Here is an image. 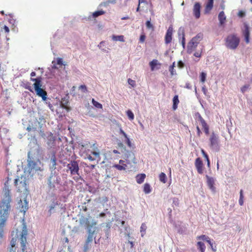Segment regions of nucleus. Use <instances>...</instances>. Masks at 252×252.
I'll use <instances>...</instances> for the list:
<instances>
[{"instance_id":"f257e3e1","label":"nucleus","mask_w":252,"mask_h":252,"mask_svg":"<svg viewBox=\"0 0 252 252\" xmlns=\"http://www.w3.org/2000/svg\"><path fill=\"white\" fill-rule=\"evenodd\" d=\"M79 220L80 224L85 227L88 235L83 247L84 252H87L90 248V244L92 243L94 240L95 244H97L99 243L101 237L97 240L95 239L96 235L99 231V228L96 226L97 221L90 216L88 217L82 216Z\"/></svg>"},{"instance_id":"f03ea898","label":"nucleus","mask_w":252,"mask_h":252,"mask_svg":"<svg viewBox=\"0 0 252 252\" xmlns=\"http://www.w3.org/2000/svg\"><path fill=\"white\" fill-rule=\"evenodd\" d=\"M43 154H32L27 155V164L24 168L25 173L32 176V172H38L39 179H42L44 176L43 172L45 170L44 165L41 161L40 158Z\"/></svg>"},{"instance_id":"7ed1b4c3","label":"nucleus","mask_w":252,"mask_h":252,"mask_svg":"<svg viewBox=\"0 0 252 252\" xmlns=\"http://www.w3.org/2000/svg\"><path fill=\"white\" fill-rule=\"evenodd\" d=\"M47 159L48 160V166L51 173H53L56 170L59 171L62 169V166L59 165V163L63 164L64 166L66 164V162L61 159L57 158L56 151L54 149H51L48 152Z\"/></svg>"},{"instance_id":"20e7f679","label":"nucleus","mask_w":252,"mask_h":252,"mask_svg":"<svg viewBox=\"0 0 252 252\" xmlns=\"http://www.w3.org/2000/svg\"><path fill=\"white\" fill-rule=\"evenodd\" d=\"M31 126L32 128V130L37 131L39 132L40 136L45 139L46 134L45 130L46 129V120L43 116H40L39 118L35 119L31 123Z\"/></svg>"},{"instance_id":"39448f33","label":"nucleus","mask_w":252,"mask_h":252,"mask_svg":"<svg viewBox=\"0 0 252 252\" xmlns=\"http://www.w3.org/2000/svg\"><path fill=\"white\" fill-rule=\"evenodd\" d=\"M28 140L29 141L28 144L29 150L28 152V155L43 154V151L42 148L38 143L35 135H31L30 137L28 138Z\"/></svg>"},{"instance_id":"423d86ee","label":"nucleus","mask_w":252,"mask_h":252,"mask_svg":"<svg viewBox=\"0 0 252 252\" xmlns=\"http://www.w3.org/2000/svg\"><path fill=\"white\" fill-rule=\"evenodd\" d=\"M225 41V45L228 49L235 50L240 44V39L236 34L233 33L227 35Z\"/></svg>"},{"instance_id":"0eeeda50","label":"nucleus","mask_w":252,"mask_h":252,"mask_svg":"<svg viewBox=\"0 0 252 252\" xmlns=\"http://www.w3.org/2000/svg\"><path fill=\"white\" fill-rule=\"evenodd\" d=\"M69 161V162L66 165V166L70 172V174L72 176L79 175V162L80 161L71 159Z\"/></svg>"},{"instance_id":"6e6552de","label":"nucleus","mask_w":252,"mask_h":252,"mask_svg":"<svg viewBox=\"0 0 252 252\" xmlns=\"http://www.w3.org/2000/svg\"><path fill=\"white\" fill-rule=\"evenodd\" d=\"M20 244L22 248V252H28L26 250V243H27V236L28 235V231L27 229V226L25 223L23 224L22 230L20 232Z\"/></svg>"},{"instance_id":"1a4fd4ad","label":"nucleus","mask_w":252,"mask_h":252,"mask_svg":"<svg viewBox=\"0 0 252 252\" xmlns=\"http://www.w3.org/2000/svg\"><path fill=\"white\" fill-rule=\"evenodd\" d=\"M15 186L19 192H23L27 190L26 178L24 176L18 177L14 181Z\"/></svg>"},{"instance_id":"9d476101","label":"nucleus","mask_w":252,"mask_h":252,"mask_svg":"<svg viewBox=\"0 0 252 252\" xmlns=\"http://www.w3.org/2000/svg\"><path fill=\"white\" fill-rule=\"evenodd\" d=\"M209 146L213 151L219 152L220 150L219 137L214 132L212 133L209 138Z\"/></svg>"},{"instance_id":"9b49d317","label":"nucleus","mask_w":252,"mask_h":252,"mask_svg":"<svg viewBox=\"0 0 252 252\" xmlns=\"http://www.w3.org/2000/svg\"><path fill=\"white\" fill-rule=\"evenodd\" d=\"M42 84H40L34 88L35 92L37 95L41 97L43 101L48 100L47 92L41 88Z\"/></svg>"},{"instance_id":"f8f14e48","label":"nucleus","mask_w":252,"mask_h":252,"mask_svg":"<svg viewBox=\"0 0 252 252\" xmlns=\"http://www.w3.org/2000/svg\"><path fill=\"white\" fill-rule=\"evenodd\" d=\"M123 153L124 154L125 158H126V162L128 164L131 163H136L135 155L132 152L126 150V151Z\"/></svg>"},{"instance_id":"ddd939ff","label":"nucleus","mask_w":252,"mask_h":252,"mask_svg":"<svg viewBox=\"0 0 252 252\" xmlns=\"http://www.w3.org/2000/svg\"><path fill=\"white\" fill-rule=\"evenodd\" d=\"M46 136L45 138L47 139V144L50 148H53L55 146V137L53 136L51 132H46Z\"/></svg>"},{"instance_id":"4468645a","label":"nucleus","mask_w":252,"mask_h":252,"mask_svg":"<svg viewBox=\"0 0 252 252\" xmlns=\"http://www.w3.org/2000/svg\"><path fill=\"white\" fill-rule=\"evenodd\" d=\"M242 34L244 37L245 41L247 43L250 42V27L247 23H244V29L242 30Z\"/></svg>"},{"instance_id":"2eb2a0df","label":"nucleus","mask_w":252,"mask_h":252,"mask_svg":"<svg viewBox=\"0 0 252 252\" xmlns=\"http://www.w3.org/2000/svg\"><path fill=\"white\" fill-rule=\"evenodd\" d=\"M178 35L179 38L181 39V44L184 49L185 48L186 39L185 35V29L183 27H181L179 28L178 31Z\"/></svg>"},{"instance_id":"dca6fc26","label":"nucleus","mask_w":252,"mask_h":252,"mask_svg":"<svg viewBox=\"0 0 252 252\" xmlns=\"http://www.w3.org/2000/svg\"><path fill=\"white\" fill-rule=\"evenodd\" d=\"M206 178L207 179V184L209 188L211 190V191L213 192H216V188L214 186L215 184V179L213 177H210L208 175H206Z\"/></svg>"},{"instance_id":"f3484780","label":"nucleus","mask_w":252,"mask_h":252,"mask_svg":"<svg viewBox=\"0 0 252 252\" xmlns=\"http://www.w3.org/2000/svg\"><path fill=\"white\" fill-rule=\"evenodd\" d=\"M198 44L197 41L191 39L187 46V53L189 54H191L192 51L196 49Z\"/></svg>"},{"instance_id":"a211bd4d","label":"nucleus","mask_w":252,"mask_h":252,"mask_svg":"<svg viewBox=\"0 0 252 252\" xmlns=\"http://www.w3.org/2000/svg\"><path fill=\"white\" fill-rule=\"evenodd\" d=\"M200 3L198 2H195L193 6V13L196 19H198L200 17Z\"/></svg>"},{"instance_id":"6ab92c4d","label":"nucleus","mask_w":252,"mask_h":252,"mask_svg":"<svg viewBox=\"0 0 252 252\" xmlns=\"http://www.w3.org/2000/svg\"><path fill=\"white\" fill-rule=\"evenodd\" d=\"M195 166L197 169V172L200 174H202L203 173V162L200 158H197L195 159Z\"/></svg>"},{"instance_id":"aec40b11","label":"nucleus","mask_w":252,"mask_h":252,"mask_svg":"<svg viewBox=\"0 0 252 252\" xmlns=\"http://www.w3.org/2000/svg\"><path fill=\"white\" fill-rule=\"evenodd\" d=\"M21 203L19 204V208L21 212L25 213L28 209V202L26 200H24V203L20 200Z\"/></svg>"},{"instance_id":"412c9836","label":"nucleus","mask_w":252,"mask_h":252,"mask_svg":"<svg viewBox=\"0 0 252 252\" xmlns=\"http://www.w3.org/2000/svg\"><path fill=\"white\" fill-rule=\"evenodd\" d=\"M214 4V0H208L207 3L205 8L204 13H209L212 9Z\"/></svg>"},{"instance_id":"4be33fe9","label":"nucleus","mask_w":252,"mask_h":252,"mask_svg":"<svg viewBox=\"0 0 252 252\" xmlns=\"http://www.w3.org/2000/svg\"><path fill=\"white\" fill-rule=\"evenodd\" d=\"M218 19L219 20V24L220 26H223L226 20V16L225 15L224 12L222 11L220 12L218 15Z\"/></svg>"},{"instance_id":"5701e85b","label":"nucleus","mask_w":252,"mask_h":252,"mask_svg":"<svg viewBox=\"0 0 252 252\" xmlns=\"http://www.w3.org/2000/svg\"><path fill=\"white\" fill-rule=\"evenodd\" d=\"M54 174L55 173H51L48 179L47 184L50 189H54L55 188V184L52 181Z\"/></svg>"},{"instance_id":"b1692460","label":"nucleus","mask_w":252,"mask_h":252,"mask_svg":"<svg viewBox=\"0 0 252 252\" xmlns=\"http://www.w3.org/2000/svg\"><path fill=\"white\" fill-rule=\"evenodd\" d=\"M105 13V12L102 10L96 11L92 14V16H89L88 17V19L91 20L92 17H93L94 18H95L100 16V15H102Z\"/></svg>"},{"instance_id":"393cba45","label":"nucleus","mask_w":252,"mask_h":252,"mask_svg":"<svg viewBox=\"0 0 252 252\" xmlns=\"http://www.w3.org/2000/svg\"><path fill=\"white\" fill-rule=\"evenodd\" d=\"M68 103V101L66 99L65 97L62 98V101L61 102L60 105L66 108V110L67 112H69L71 110V108L67 106V103Z\"/></svg>"},{"instance_id":"a878e982","label":"nucleus","mask_w":252,"mask_h":252,"mask_svg":"<svg viewBox=\"0 0 252 252\" xmlns=\"http://www.w3.org/2000/svg\"><path fill=\"white\" fill-rule=\"evenodd\" d=\"M56 111V113L58 114H59L61 117L64 116L65 112H67L66 110V108H64L61 105L57 108Z\"/></svg>"},{"instance_id":"bb28decb","label":"nucleus","mask_w":252,"mask_h":252,"mask_svg":"<svg viewBox=\"0 0 252 252\" xmlns=\"http://www.w3.org/2000/svg\"><path fill=\"white\" fill-rule=\"evenodd\" d=\"M145 178L146 175L144 173L137 175L136 177L137 183L139 184H142Z\"/></svg>"},{"instance_id":"cd10ccee","label":"nucleus","mask_w":252,"mask_h":252,"mask_svg":"<svg viewBox=\"0 0 252 252\" xmlns=\"http://www.w3.org/2000/svg\"><path fill=\"white\" fill-rule=\"evenodd\" d=\"M195 117H196V119H197V120L200 122L202 126H205L207 124L206 123V122H205V121L204 120V119L202 117V116H201V115L199 113H198V112L196 113Z\"/></svg>"},{"instance_id":"c85d7f7f","label":"nucleus","mask_w":252,"mask_h":252,"mask_svg":"<svg viewBox=\"0 0 252 252\" xmlns=\"http://www.w3.org/2000/svg\"><path fill=\"white\" fill-rule=\"evenodd\" d=\"M179 103V98H178V96L177 95H176L174 96V97L173 98L172 108L174 110H175L177 109Z\"/></svg>"},{"instance_id":"c756f323","label":"nucleus","mask_w":252,"mask_h":252,"mask_svg":"<svg viewBox=\"0 0 252 252\" xmlns=\"http://www.w3.org/2000/svg\"><path fill=\"white\" fill-rule=\"evenodd\" d=\"M31 81L35 82L33 84L34 88L41 84V81H42V77H38L36 78H31Z\"/></svg>"},{"instance_id":"7c9ffc66","label":"nucleus","mask_w":252,"mask_h":252,"mask_svg":"<svg viewBox=\"0 0 252 252\" xmlns=\"http://www.w3.org/2000/svg\"><path fill=\"white\" fill-rule=\"evenodd\" d=\"M197 247L198 249L200 251V252H204L205 251L206 247L204 243L202 242H198L197 243Z\"/></svg>"},{"instance_id":"2f4dec72","label":"nucleus","mask_w":252,"mask_h":252,"mask_svg":"<svg viewBox=\"0 0 252 252\" xmlns=\"http://www.w3.org/2000/svg\"><path fill=\"white\" fill-rule=\"evenodd\" d=\"M106 42L104 41H102L100 42V43L98 45V47L100 49H101L103 52L105 53H108V51L106 49L105 47Z\"/></svg>"},{"instance_id":"473e14b6","label":"nucleus","mask_w":252,"mask_h":252,"mask_svg":"<svg viewBox=\"0 0 252 252\" xmlns=\"http://www.w3.org/2000/svg\"><path fill=\"white\" fill-rule=\"evenodd\" d=\"M172 34H170L169 32L166 33L165 36V43L166 44H168L171 42L172 39Z\"/></svg>"},{"instance_id":"72a5a7b5","label":"nucleus","mask_w":252,"mask_h":252,"mask_svg":"<svg viewBox=\"0 0 252 252\" xmlns=\"http://www.w3.org/2000/svg\"><path fill=\"white\" fill-rule=\"evenodd\" d=\"M158 64H160V63H158V61L156 59H154L151 62H150V66L151 70L152 71L154 70L156 66Z\"/></svg>"},{"instance_id":"f704fd0d","label":"nucleus","mask_w":252,"mask_h":252,"mask_svg":"<svg viewBox=\"0 0 252 252\" xmlns=\"http://www.w3.org/2000/svg\"><path fill=\"white\" fill-rule=\"evenodd\" d=\"M112 40L114 41H119L121 42H124V37L123 35H113L112 37Z\"/></svg>"},{"instance_id":"c9c22d12","label":"nucleus","mask_w":252,"mask_h":252,"mask_svg":"<svg viewBox=\"0 0 252 252\" xmlns=\"http://www.w3.org/2000/svg\"><path fill=\"white\" fill-rule=\"evenodd\" d=\"M53 173H55V174L53 178L52 179V181L55 184H59L61 181V178L56 174V171L53 172Z\"/></svg>"},{"instance_id":"e433bc0d","label":"nucleus","mask_w":252,"mask_h":252,"mask_svg":"<svg viewBox=\"0 0 252 252\" xmlns=\"http://www.w3.org/2000/svg\"><path fill=\"white\" fill-rule=\"evenodd\" d=\"M143 191L146 194H149L151 192V188L149 184H144Z\"/></svg>"},{"instance_id":"4c0bfd02","label":"nucleus","mask_w":252,"mask_h":252,"mask_svg":"<svg viewBox=\"0 0 252 252\" xmlns=\"http://www.w3.org/2000/svg\"><path fill=\"white\" fill-rule=\"evenodd\" d=\"M147 226L145 223H142L140 227V232L142 237H143L146 233V230L147 229Z\"/></svg>"},{"instance_id":"58836bf2","label":"nucleus","mask_w":252,"mask_h":252,"mask_svg":"<svg viewBox=\"0 0 252 252\" xmlns=\"http://www.w3.org/2000/svg\"><path fill=\"white\" fill-rule=\"evenodd\" d=\"M159 181L163 183H165L167 181V177L165 173L161 172L159 176Z\"/></svg>"},{"instance_id":"ea45409f","label":"nucleus","mask_w":252,"mask_h":252,"mask_svg":"<svg viewBox=\"0 0 252 252\" xmlns=\"http://www.w3.org/2000/svg\"><path fill=\"white\" fill-rule=\"evenodd\" d=\"M201 153L203 156V157L205 158V159L206 160L207 162V166L208 167H210V160H209V156L208 155H207V154L204 151V150H201Z\"/></svg>"},{"instance_id":"a19ab883","label":"nucleus","mask_w":252,"mask_h":252,"mask_svg":"<svg viewBox=\"0 0 252 252\" xmlns=\"http://www.w3.org/2000/svg\"><path fill=\"white\" fill-rule=\"evenodd\" d=\"M202 38L203 34L201 33H199L197 34L195 36L193 37L191 39L195 41H197V42L198 44L199 41H201Z\"/></svg>"},{"instance_id":"79ce46f5","label":"nucleus","mask_w":252,"mask_h":252,"mask_svg":"<svg viewBox=\"0 0 252 252\" xmlns=\"http://www.w3.org/2000/svg\"><path fill=\"white\" fill-rule=\"evenodd\" d=\"M58 205V202L53 201L50 205L49 208V212L51 214L52 213V210L56 207V206Z\"/></svg>"},{"instance_id":"37998d69","label":"nucleus","mask_w":252,"mask_h":252,"mask_svg":"<svg viewBox=\"0 0 252 252\" xmlns=\"http://www.w3.org/2000/svg\"><path fill=\"white\" fill-rule=\"evenodd\" d=\"M92 103L94 106L97 108L101 109L102 108V105L98 102L95 101L94 99L93 98L92 100Z\"/></svg>"},{"instance_id":"c03bdc74","label":"nucleus","mask_w":252,"mask_h":252,"mask_svg":"<svg viewBox=\"0 0 252 252\" xmlns=\"http://www.w3.org/2000/svg\"><path fill=\"white\" fill-rule=\"evenodd\" d=\"M197 239L199 240H202L204 241H206L207 242H208V240H210V238L208 236H206L205 235H201L199 236H198L197 237Z\"/></svg>"},{"instance_id":"a18cd8bd","label":"nucleus","mask_w":252,"mask_h":252,"mask_svg":"<svg viewBox=\"0 0 252 252\" xmlns=\"http://www.w3.org/2000/svg\"><path fill=\"white\" fill-rule=\"evenodd\" d=\"M113 167H115L119 170H125L126 167V164H123L122 165L119 164H114Z\"/></svg>"},{"instance_id":"49530a36","label":"nucleus","mask_w":252,"mask_h":252,"mask_svg":"<svg viewBox=\"0 0 252 252\" xmlns=\"http://www.w3.org/2000/svg\"><path fill=\"white\" fill-rule=\"evenodd\" d=\"M105 239L109 240L110 239V229H104Z\"/></svg>"},{"instance_id":"de8ad7c7","label":"nucleus","mask_w":252,"mask_h":252,"mask_svg":"<svg viewBox=\"0 0 252 252\" xmlns=\"http://www.w3.org/2000/svg\"><path fill=\"white\" fill-rule=\"evenodd\" d=\"M126 115L130 120H133L134 119V114L130 110H128L126 111Z\"/></svg>"},{"instance_id":"09e8293b","label":"nucleus","mask_w":252,"mask_h":252,"mask_svg":"<svg viewBox=\"0 0 252 252\" xmlns=\"http://www.w3.org/2000/svg\"><path fill=\"white\" fill-rule=\"evenodd\" d=\"M118 146L119 148H120L121 150L122 153L124 152L126 150V147L121 142H120L118 143Z\"/></svg>"},{"instance_id":"8fccbe9b","label":"nucleus","mask_w":252,"mask_h":252,"mask_svg":"<svg viewBox=\"0 0 252 252\" xmlns=\"http://www.w3.org/2000/svg\"><path fill=\"white\" fill-rule=\"evenodd\" d=\"M239 203L241 206L243 205L244 204L243 190L242 189L240 190V198L239 200Z\"/></svg>"},{"instance_id":"3c124183","label":"nucleus","mask_w":252,"mask_h":252,"mask_svg":"<svg viewBox=\"0 0 252 252\" xmlns=\"http://www.w3.org/2000/svg\"><path fill=\"white\" fill-rule=\"evenodd\" d=\"M51 100L50 98H48V100L47 101H44V102L48 105V106L49 107V108H50V109L52 111H54V107L52 105V104H51L50 102V100Z\"/></svg>"},{"instance_id":"603ef678","label":"nucleus","mask_w":252,"mask_h":252,"mask_svg":"<svg viewBox=\"0 0 252 252\" xmlns=\"http://www.w3.org/2000/svg\"><path fill=\"white\" fill-rule=\"evenodd\" d=\"M226 126V127H227V128L228 130V132L229 133H230V130L231 127L232 126V124L230 119H229V121L227 120Z\"/></svg>"},{"instance_id":"864d4df0","label":"nucleus","mask_w":252,"mask_h":252,"mask_svg":"<svg viewBox=\"0 0 252 252\" xmlns=\"http://www.w3.org/2000/svg\"><path fill=\"white\" fill-rule=\"evenodd\" d=\"M57 64L59 65H63L65 66L67 64L63 62V60L62 58H58L57 59Z\"/></svg>"},{"instance_id":"5fc2aeb1","label":"nucleus","mask_w":252,"mask_h":252,"mask_svg":"<svg viewBox=\"0 0 252 252\" xmlns=\"http://www.w3.org/2000/svg\"><path fill=\"white\" fill-rule=\"evenodd\" d=\"M200 81L201 82H204L206 80V73L204 72H202L200 74Z\"/></svg>"},{"instance_id":"6e6d98bb","label":"nucleus","mask_w":252,"mask_h":252,"mask_svg":"<svg viewBox=\"0 0 252 252\" xmlns=\"http://www.w3.org/2000/svg\"><path fill=\"white\" fill-rule=\"evenodd\" d=\"M209 245L210 246V247L212 249V250L213 252H216L217 251V248L216 246H214L213 243L212 242L211 239L210 240H208V242H207Z\"/></svg>"},{"instance_id":"4d7b16f0","label":"nucleus","mask_w":252,"mask_h":252,"mask_svg":"<svg viewBox=\"0 0 252 252\" xmlns=\"http://www.w3.org/2000/svg\"><path fill=\"white\" fill-rule=\"evenodd\" d=\"M172 204L176 206H178L179 205V200L178 198L174 197L172 199Z\"/></svg>"},{"instance_id":"13d9d810","label":"nucleus","mask_w":252,"mask_h":252,"mask_svg":"<svg viewBox=\"0 0 252 252\" xmlns=\"http://www.w3.org/2000/svg\"><path fill=\"white\" fill-rule=\"evenodd\" d=\"M237 15L240 18H243L246 16V12L243 10H240Z\"/></svg>"},{"instance_id":"bf43d9fd","label":"nucleus","mask_w":252,"mask_h":252,"mask_svg":"<svg viewBox=\"0 0 252 252\" xmlns=\"http://www.w3.org/2000/svg\"><path fill=\"white\" fill-rule=\"evenodd\" d=\"M146 26L148 29H153L154 28L153 25L151 24V21L149 20L146 22Z\"/></svg>"},{"instance_id":"052dcab7","label":"nucleus","mask_w":252,"mask_h":252,"mask_svg":"<svg viewBox=\"0 0 252 252\" xmlns=\"http://www.w3.org/2000/svg\"><path fill=\"white\" fill-rule=\"evenodd\" d=\"M203 128L204 129V132L206 135H208L209 133V127L208 125H206L205 126H202Z\"/></svg>"},{"instance_id":"680f3d73","label":"nucleus","mask_w":252,"mask_h":252,"mask_svg":"<svg viewBox=\"0 0 252 252\" xmlns=\"http://www.w3.org/2000/svg\"><path fill=\"white\" fill-rule=\"evenodd\" d=\"M169 71L170 72L171 75L172 76L175 75L176 74V70L174 69V68H173L172 66H169Z\"/></svg>"},{"instance_id":"e2e57ef3","label":"nucleus","mask_w":252,"mask_h":252,"mask_svg":"<svg viewBox=\"0 0 252 252\" xmlns=\"http://www.w3.org/2000/svg\"><path fill=\"white\" fill-rule=\"evenodd\" d=\"M128 83L129 85H130V86H131L132 87H134L135 86V81L129 78L128 79Z\"/></svg>"},{"instance_id":"0e129e2a","label":"nucleus","mask_w":252,"mask_h":252,"mask_svg":"<svg viewBox=\"0 0 252 252\" xmlns=\"http://www.w3.org/2000/svg\"><path fill=\"white\" fill-rule=\"evenodd\" d=\"M185 64L182 61H179L178 62L177 66L180 68H182L184 67Z\"/></svg>"},{"instance_id":"69168bd1","label":"nucleus","mask_w":252,"mask_h":252,"mask_svg":"<svg viewBox=\"0 0 252 252\" xmlns=\"http://www.w3.org/2000/svg\"><path fill=\"white\" fill-rule=\"evenodd\" d=\"M79 89H81L82 92L86 93L87 92V87L85 85H82L79 87Z\"/></svg>"},{"instance_id":"338daca9","label":"nucleus","mask_w":252,"mask_h":252,"mask_svg":"<svg viewBox=\"0 0 252 252\" xmlns=\"http://www.w3.org/2000/svg\"><path fill=\"white\" fill-rule=\"evenodd\" d=\"M125 142L127 144L129 147H132V144L129 140V138L128 137H127V138H126Z\"/></svg>"},{"instance_id":"774afa93","label":"nucleus","mask_w":252,"mask_h":252,"mask_svg":"<svg viewBox=\"0 0 252 252\" xmlns=\"http://www.w3.org/2000/svg\"><path fill=\"white\" fill-rule=\"evenodd\" d=\"M249 85H244L241 89V92L243 93H244L247 91V90L249 88Z\"/></svg>"}]
</instances>
